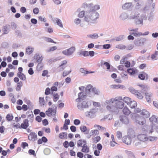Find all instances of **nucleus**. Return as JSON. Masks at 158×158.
<instances>
[{"label": "nucleus", "instance_id": "nucleus-1", "mask_svg": "<svg viewBox=\"0 0 158 158\" xmlns=\"http://www.w3.org/2000/svg\"><path fill=\"white\" fill-rule=\"evenodd\" d=\"M82 92H80L78 94V98L76 99V101L78 102L80 100L78 103L77 107L78 109L81 110H82L84 108H88V105L87 104L88 101L86 99V95H84Z\"/></svg>", "mask_w": 158, "mask_h": 158}, {"label": "nucleus", "instance_id": "nucleus-2", "mask_svg": "<svg viewBox=\"0 0 158 158\" xmlns=\"http://www.w3.org/2000/svg\"><path fill=\"white\" fill-rule=\"evenodd\" d=\"M86 14L87 15L85 16V21L92 23H94L95 21L98 18L99 16L97 12L93 10L87 12Z\"/></svg>", "mask_w": 158, "mask_h": 158}, {"label": "nucleus", "instance_id": "nucleus-3", "mask_svg": "<svg viewBox=\"0 0 158 158\" xmlns=\"http://www.w3.org/2000/svg\"><path fill=\"white\" fill-rule=\"evenodd\" d=\"M135 135L134 134H129L123 136L122 138V141L126 144L130 145L132 142V139L135 138Z\"/></svg>", "mask_w": 158, "mask_h": 158}, {"label": "nucleus", "instance_id": "nucleus-4", "mask_svg": "<svg viewBox=\"0 0 158 158\" xmlns=\"http://www.w3.org/2000/svg\"><path fill=\"white\" fill-rule=\"evenodd\" d=\"M86 93L90 95L98 94L99 91L95 88L90 85H88L85 89Z\"/></svg>", "mask_w": 158, "mask_h": 158}, {"label": "nucleus", "instance_id": "nucleus-5", "mask_svg": "<svg viewBox=\"0 0 158 158\" xmlns=\"http://www.w3.org/2000/svg\"><path fill=\"white\" fill-rule=\"evenodd\" d=\"M138 28L131 29L130 30L129 34L135 37H139L142 35H147L148 34V32L143 34L141 32L138 31Z\"/></svg>", "mask_w": 158, "mask_h": 158}, {"label": "nucleus", "instance_id": "nucleus-6", "mask_svg": "<svg viewBox=\"0 0 158 158\" xmlns=\"http://www.w3.org/2000/svg\"><path fill=\"white\" fill-rule=\"evenodd\" d=\"M56 107L55 109L49 108L45 112L46 114L48 117H55L56 115Z\"/></svg>", "mask_w": 158, "mask_h": 158}, {"label": "nucleus", "instance_id": "nucleus-7", "mask_svg": "<svg viewBox=\"0 0 158 158\" xmlns=\"http://www.w3.org/2000/svg\"><path fill=\"white\" fill-rule=\"evenodd\" d=\"M146 41L145 38H141L137 40H135L134 41V44L137 46H141L144 45Z\"/></svg>", "mask_w": 158, "mask_h": 158}, {"label": "nucleus", "instance_id": "nucleus-8", "mask_svg": "<svg viewBox=\"0 0 158 158\" xmlns=\"http://www.w3.org/2000/svg\"><path fill=\"white\" fill-rule=\"evenodd\" d=\"M120 121L122 123L124 124H128L129 123V120L126 116L121 115L119 117Z\"/></svg>", "mask_w": 158, "mask_h": 158}, {"label": "nucleus", "instance_id": "nucleus-9", "mask_svg": "<svg viewBox=\"0 0 158 158\" xmlns=\"http://www.w3.org/2000/svg\"><path fill=\"white\" fill-rule=\"evenodd\" d=\"M75 50L74 47H72L69 49L65 50L63 51V53L66 55H70L73 54Z\"/></svg>", "mask_w": 158, "mask_h": 158}, {"label": "nucleus", "instance_id": "nucleus-10", "mask_svg": "<svg viewBox=\"0 0 158 158\" xmlns=\"http://www.w3.org/2000/svg\"><path fill=\"white\" fill-rule=\"evenodd\" d=\"M146 120L144 118L141 116L136 117V122L140 125H143L146 123Z\"/></svg>", "mask_w": 158, "mask_h": 158}, {"label": "nucleus", "instance_id": "nucleus-11", "mask_svg": "<svg viewBox=\"0 0 158 158\" xmlns=\"http://www.w3.org/2000/svg\"><path fill=\"white\" fill-rule=\"evenodd\" d=\"M137 139L140 141L145 142L148 140L147 136L145 134H140L137 136Z\"/></svg>", "mask_w": 158, "mask_h": 158}, {"label": "nucleus", "instance_id": "nucleus-12", "mask_svg": "<svg viewBox=\"0 0 158 158\" xmlns=\"http://www.w3.org/2000/svg\"><path fill=\"white\" fill-rule=\"evenodd\" d=\"M37 134L35 132H31L29 134L28 136V139L34 141L37 139Z\"/></svg>", "mask_w": 158, "mask_h": 158}, {"label": "nucleus", "instance_id": "nucleus-13", "mask_svg": "<svg viewBox=\"0 0 158 158\" xmlns=\"http://www.w3.org/2000/svg\"><path fill=\"white\" fill-rule=\"evenodd\" d=\"M21 129H26L29 126V120L27 119L24 120L21 125Z\"/></svg>", "mask_w": 158, "mask_h": 158}, {"label": "nucleus", "instance_id": "nucleus-14", "mask_svg": "<svg viewBox=\"0 0 158 158\" xmlns=\"http://www.w3.org/2000/svg\"><path fill=\"white\" fill-rule=\"evenodd\" d=\"M124 103L122 101H118L115 103L114 107L115 108L118 109H121L124 107Z\"/></svg>", "mask_w": 158, "mask_h": 158}, {"label": "nucleus", "instance_id": "nucleus-15", "mask_svg": "<svg viewBox=\"0 0 158 158\" xmlns=\"http://www.w3.org/2000/svg\"><path fill=\"white\" fill-rule=\"evenodd\" d=\"M86 144L87 142L86 140L83 139H81L78 140L77 142V146L78 147H82Z\"/></svg>", "mask_w": 158, "mask_h": 158}, {"label": "nucleus", "instance_id": "nucleus-16", "mask_svg": "<svg viewBox=\"0 0 158 158\" xmlns=\"http://www.w3.org/2000/svg\"><path fill=\"white\" fill-rule=\"evenodd\" d=\"M140 115L143 116L144 118H148L150 116L149 113L146 110L143 109L141 110Z\"/></svg>", "mask_w": 158, "mask_h": 158}, {"label": "nucleus", "instance_id": "nucleus-17", "mask_svg": "<svg viewBox=\"0 0 158 158\" xmlns=\"http://www.w3.org/2000/svg\"><path fill=\"white\" fill-rule=\"evenodd\" d=\"M122 112L123 114L126 116H128L131 113V111L129 108L127 106L124 107Z\"/></svg>", "mask_w": 158, "mask_h": 158}, {"label": "nucleus", "instance_id": "nucleus-18", "mask_svg": "<svg viewBox=\"0 0 158 158\" xmlns=\"http://www.w3.org/2000/svg\"><path fill=\"white\" fill-rule=\"evenodd\" d=\"M34 58L36 60L37 62L38 63L41 62L43 59L42 56L37 53L35 54Z\"/></svg>", "mask_w": 158, "mask_h": 158}, {"label": "nucleus", "instance_id": "nucleus-19", "mask_svg": "<svg viewBox=\"0 0 158 158\" xmlns=\"http://www.w3.org/2000/svg\"><path fill=\"white\" fill-rule=\"evenodd\" d=\"M67 63V61L66 60L63 61L62 62L61 64L58 67V69L60 71H62L65 67V65Z\"/></svg>", "mask_w": 158, "mask_h": 158}, {"label": "nucleus", "instance_id": "nucleus-20", "mask_svg": "<svg viewBox=\"0 0 158 158\" xmlns=\"http://www.w3.org/2000/svg\"><path fill=\"white\" fill-rule=\"evenodd\" d=\"M145 98L148 102H149L151 100V98L152 96V94L151 92L148 93L146 92L145 93Z\"/></svg>", "mask_w": 158, "mask_h": 158}, {"label": "nucleus", "instance_id": "nucleus-21", "mask_svg": "<svg viewBox=\"0 0 158 158\" xmlns=\"http://www.w3.org/2000/svg\"><path fill=\"white\" fill-rule=\"evenodd\" d=\"M139 77L140 79H147L148 75L144 72H142L139 75Z\"/></svg>", "mask_w": 158, "mask_h": 158}, {"label": "nucleus", "instance_id": "nucleus-22", "mask_svg": "<svg viewBox=\"0 0 158 158\" xmlns=\"http://www.w3.org/2000/svg\"><path fill=\"white\" fill-rule=\"evenodd\" d=\"M123 100L122 97L121 96H118L115 97L114 98H111L110 100V102L113 103L114 102L121 101Z\"/></svg>", "mask_w": 158, "mask_h": 158}, {"label": "nucleus", "instance_id": "nucleus-23", "mask_svg": "<svg viewBox=\"0 0 158 158\" xmlns=\"http://www.w3.org/2000/svg\"><path fill=\"white\" fill-rule=\"evenodd\" d=\"M81 151L82 152L85 153H88L89 152V147L87 145V144L82 147Z\"/></svg>", "mask_w": 158, "mask_h": 158}, {"label": "nucleus", "instance_id": "nucleus-24", "mask_svg": "<svg viewBox=\"0 0 158 158\" xmlns=\"http://www.w3.org/2000/svg\"><path fill=\"white\" fill-rule=\"evenodd\" d=\"M150 121L152 123H158V118L156 117L155 115H153L149 118Z\"/></svg>", "mask_w": 158, "mask_h": 158}, {"label": "nucleus", "instance_id": "nucleus-25", "mask_svg": "<svg viewBox=\"0 0 158 158\" xmlns=\"http://www.w3.org/2000/svg\"><path fill=\"white\" fill-rule=\"evenodd\" d=\"M91 135H90L88 138H89L91 136H95L98 135L99 134V132L98 130L94 129L91 130Z\"/></svg>", "mask_w": 158, "mask_h": 158}, {"label": "nucleus", "instance_id": "nucleus-26", "mask_svg": "<svg viewBox=\"0 0 158 158\" xmlns=\"http://www.w3.org/2000/svg\"><path fill=\"white\" fill-rule=\"evenodd\" d=\"M135 95L137 98L139 99H142L143 98V94L138 91Z\"/></svg>", "mask_w": 158, "mask_h": 158}, {"label": "nucleus", "instance_id": "nucleus-27", "mask_svg": "<svg viewBox=\"0 0 158 158\" xmlns=\"http://www.w3.org/2000/svg\"><path fill=\"white\" fill-rule=\"evenodd\" d=\"M80 72L83 73L85 74H87L88 73H93L94 72L92 71H87L85 68H81L80 69Z\"/></svg>", "mask_w": 158, "mask_h": 158}, {"label": "nucleus", "instance_id": "nucleus-28", "mask_svg": "<svg viewBox=\"0 0 158 158\" xmlns=\"http://www.w3.org/2000/svg\"><path fill=\"white\" fill-rule=\"evenodd\" d=\"M94 127L95 128H97L98 130H100L101 131H106V128L105 127H102L98 125H94Z\"/></svg>", "mask_w": 158, "mask_h": 158}, {"label": "nucleus", "instance_id": "nucleus-29", "mask_svg": "<svg viewBox=\"0 0 158 158\" xmlns=\"http://www.w3.org/2000/svg\"><path fill=\"white\" fill-rule=\"evenodd\" d=\"M151 58L153 60H156L158 59V52L156 51L155 53L152 55Z\"/></svg>", "mask_w": 158, "mask_h": 158}, {"label": "nucleus", "instance_id": "nucleus-30", "mask_svg": "<svg viewBox=\"0 0 158 158\" xmlns=\"http://www.w3.org/2000/svg\"><path fill=\"white\" fill-rule=\"evenodd\" d=\"M131 108H134L137 106V102L135 101H131L129 105Z\"/></svg>", "mask_w": 158, "mask_h": 158}, {"label": "nucleus", "instance_id": "nucleus-31", "mask_svg": "<svg viewBox=\"0 0 158 158\" xmlns=\"http://www.w3.org/2000/svg\"><path fill=\"white\" fill-rule=\"evenodd\" d=\"M107 109L111 111H114L115 110V108L114 106L112 105H109L106 107Z\"/></svg>", "mask_w": 158, "mask_h": 158}, {"label": "nucleus", "instance_id": "nucleus-32", "mask_svg": "<svg viewBox=\"0 0 158 158\" xmlns=\"http://www.w3.org/2000/svg\"><path fill=\"white\" fill-rule=\"evenodd\" d=\"M79 55H82L85 57L87 56H88V52L86 51H81L79 52Z\"/></svg>", "mask_w": 158, "mask_h": 158}, {"label": "nucleus", "instance_id": "nucleus-33", "mask_svg": "<svg viewBox=\"0 0 158 158\" xmlns=\"http://www.w3.org/2000/svg\"><path fill=\"white\" fill-rule=\"evenodd\" d=\"M124 102L127 105H129L130 102H131V98L128 97H124L123 99Z\"/></svg>", "mask_w": 158, "mask_h": 158}, {"label": "nucleus", "instance_id": "nucleus-34", "mask_svg": "<svg viewBox=\"0 0 158 158\" xmlns=\"http://www.w3.org/2000/svg\"><path fill=\"white\" fill-rule=\"evenodd\" d=\"M101 138L100 136H97L92 138V140L94 143H96L98 142Z\"/></svg>", "mask_w": 158, "mask_h": 158}, {"label": "nucleus", "instance_id": "nucleus-35", "mask_svg": "<svg viewBox=\"0 0 158 158\" xmlns=\"http://www.w3.org/2000/svg\"><path fill=\"white\" fill-rule=\"evenodd\" d=\"M131 6V3H126L123 6V8L125 10L127 9L130 8Z\"/></svg>", "mask_w": 158, "mask_h": 158}, {"label": "nucleus", "instance_id": "nucleus-36", "mask_svg": "<svg viewBox=\"0 0 158 158\" xmlns=\"http://www.w3.org/2000/svg\"><path fill=\"white\" fill-rule=\"evenodd\" d=\"M59 136L60 139L66 138L67 137V133L66 132L60 133L59 134Z\"/></svg>", "mask_w": 158, "mask_h": 158}, {"label": "nucleus", "instance_id": "nucleus-37", "mask_svg": "<svg viewBox=\"0 0 158 158\" xmlns=\"http://www.w3.org/2000/svg\"><path fill=\"white\" fill-rule=\"evenodd\" d=\"M34 48H32L28 47L26 48V53L28 54H31L33 51Z\"/></svg>", "mask_w": 158, "mask_h": 158}, {"label": "nucleus", "instance_id": "nucleus-38", "mask_svg": "<svg viewBox=\"0 0 158 158\" xmlns=\"http://www.w3.org/2000/svg\"><path fill=\"white\" fill-rule=\"evenodd\" d=\"M13 128H15L17 129H21V125L18 123H14L12 125Z\"/></svg>", "mask_w": 158, "mask_h": 158}, {"label": "nucleus", "instance_id": "nucleus-39", "mask_svg": "<svg viewBox=\"0 0 158 158\" xmlns=\"http://www.w3.org/2000/svg\"><path fill=\"white\" fill-rule=\"evenodd\" d=\"M87 36L92 39H97L98 37V34L97 33L93 34L92 35H88Z\"/></svg>", "mask_w": 158, "mask_h": 158}, {"label": "nucleus", "instance_id": "nucleus-40", "mask_svg": "<svg viewBox=\"0 0 158 158\" xmlns=\"http://www.w3.org/2000/svg\"><path fill=\"white\" fill-rule=\"evenodd\" d=\"M45 41L47 42L53 43L54 44L56 43V42L54 41L52 39L50 38L46 37L45 38Z\"/></svg>", "mask_w": 158, "mask_h": 158}, {"label": "nucleus", "instance_id": "nucleus-41", "mask_svg": "<svg viewBox=\"0 0 158 158\" xmlns=\"http://www.w3.org/2000/svg\"><path fill=\"white\" fill-rule=\"evenodd\" d=\"M38 63V64L37 66V68L38 70H41L43 69V68L44 66L43 64V63H41V62L39 63Z\"/></svg>", "mask_w": 158, "mask_h": 158}, {"label": "nucleus", "instance_id": "nucleus-42", "mask_svg": "<svg viewBox=\"0 0 158 158\" xmlns=\"http://www.w3.org/2000/svg\"><path fill=\"white\" fill-rule=\"evenodd\" d=\"M7 120L9 121H11L13 118V116L10 114H8L6 116Z\"/></svg>", "mask_w": 158, "mask_h": 158}, {"label": "nucleus", "instance_id": "nucleus-43", "mask_svg": "<svg viewBox=\"0 0 158 158\" xmlns=\"http://www.w3.org/2000/svg\"><path fill=\"white\" fill-rule=\"evenodd\" d=\"M116 136L118 139H120L122 138V134L121 132L120 131H118L116 133Z\"/></svg>", "mask_w": 158, "mask_h": 158}, {"label": "nucleus", "instance_id": "nucleus-44", "mask_svg": "<svg viewBox=\"0 0 158 158\" xmlns=\"http://www.w3.org/2000/svg\"><path fill=\"white\" fill-rule=\"evenodd\" d=\"M127 71L131 75L134 74L136 73L135 70L133 69H127Z\"/></svg>", "mask_w": 158, "mask_h": 158}, {"label": "nucleus", "instance_id": "nucleus-45", "mask_svg": "<svg viewBox=\"0 0 158 158\" xmlns=\"http://www.w3.org/2000/svg\"><path fill=\"white\" fill-rule=\"evenodd\" d=\"M69 70L68 71H64L63 73V76L64 77L66 76L69 74L71 72V69L70 67H69Z\"/></svg>", "mask_w": 158, "mask_h": 158}, {"label": "nucleus", "instance_id": "nucleus-46", "mask_svg": "<svg viewBox=\"0 0 158 158\" xmlns=\"http://www.w3.org/2000/svg\"><path fill=\"white\" fill-rule=\"evenodd\" d=\"M148 139L151 141H156L157 139V138L156 136H149L148 137Z\"/></svg>", "mask_w": 158, "mask_h": 158}, {"label": "nucleus", "instance_id": "nucleus-47", "mask_svg": "<svg viewBox=\"0 0 158 158\" xmlns=\"http://www.w3.org/2000/svg\"><path fill=\"white\" fill-rule=\"evenodd\" d=\"M81 131L82 132L86 131L87 130V127L85 126H81L80 127Z\"/></svg>", "mask_w": 158, "mask_h": 158}, {"label": "nucleus", "instance_id": "nucleus-48", "mask_svg": "<svg viewBox=\"0 0 158 158\" xmlns=\"http://www.w3.org/2000/svg\"><path fill=\"white\" fill-rule=\"evenodd\" d=\"M57 49V47L56 46H53L50 47L48 50L47 52H49L56 50Z\"/></svg>", "mask_w": 158, "mask_h": 158}, {"label": "nucleus", "instance_id": "nucleus-49", "mask_svg": "<svg viewBox=\"0 0 158 158\" xmlns=\"http://www.w3.org/2000/svg\"><path fill=\"white\" fill-rule=\"evenodd\" d=\"M56 23L58 25H59L60 27H63L62 23L60 19L56 18Z\"/></svg>", "mask_w": 158, "mask_h": 158}, {"label": "nucleus", "instance_id": "nucleus-50", "mask_svg": "<svg viewBox=\"0 0 158 158\" xmlns=\"http://www.w3.org/2000/svg\"><path fill=\"white\" fill-rule=\"evenodd\" d=\"M129 91L133 94H135L137 90H135L134 88L132 87H130L129 88Z\"/></svg>", "mask_w": 158, "mask_h": 158}, {"label": "nucleus", "instance_id": "nucleus-51", "mask_svg": "<svg viewBox=\"0 0 158 158\" xmlns=\"http://www.w3.org/2000/svg\"><path fill=\"white\" fill-rule=\"evenodd\" d=\"M53 101L54 102H56L59 98V95L57 94L53 95Z\"/></svg>", "mask_w": 158, "mask_h": 158}, {"label": "nucleus", "instance_id": "nucleus-52", "mask_svg": "<svg viewBox=\"0 0 158 158\" xmlns=\"http://www.w3.org/2000/svg\"><path fill=\"white\" fill-rule=\"evenodd\" d=\"M22 83L21 81L18 83L17 84V86L16 88V89L19 90L20 89L21 87L22 86Z\"/></svg>", "mask_w": 158, "mask_h": 158}, {"label": "nucleus", "instance_id": "nucleus-53", "mask_svg": "<svg viewBox=\"0 0 158 158\" xmlns=\"http://www.w3.org/2000/svg\"><path fill=\"white\" fill-rule=\"evenodd\" d=\"M18 75L20 79H25L26 78L25 75L22 73H18Z\"/></svg>", "mask_w": 158, "mask_h": 158}, {"label": "nucleus", "instance_id": "nucleus-54", "mask_svg": "<svg viewBox=\"0 0 158 158\" xmlns=\"http://www.w3.org/2000/svg\"><path fill=\"white\" fill-rule=\"evenodd\" d=\"M103 65L105 66L107 69L109 70L110 69V65L108 62H104L103 63Z\"/></svg>", "mask_w": 158, "mask_h": 158}, {"label": "nucleus", "instance_id": "nucleus-55", "mask_svg": "<svg viewBox=\"0 0 158 158\" xmlns=\"http://www.w3.org/2000/svg\"><path fill=\"white\" fill-rule=\"evenodd\" d=\"M85 15V11L83 10L81 11L78 15V16L80 18H83Z\"/></svg>", "mask_w": 158, "mask_h": 158}, {"label": "nucleus", "instance_id": "nucleus-56", "mask_svg": "<svg viewBox=\"0 0 158 158\" xmlns=\"http://www.w3.org/2000/svg\"><path fill=\"white\" fill-rule=\"evenodd\" d=\"M77 156L80 158H82L84 156L83 154L81 152H78L77 153Z\"/></svg>", "mask_w": 158, "mask_h": 158}, {"label": "nucleus", "instance_id": "nucleus-57", "mask_svg": "<svg viewBox=\"0 0 158 158\" xmlns=\"http://www.w3.org/2000/svg\"><path fill=\"white\" fill-rule=\"evenodd\" d=\"M38 20L41 21H43L45 22L46 21V19L45 18H43L41 16H39L38 17Z\"/></svg>", "mask_w": 158, "mask_h": 158}, {"label": "nucleus", "instance_id": "nucleus-58", "mask_svg": "<svg viewBox=\"0 0 158 158\" xmlns=\"http://www.w3.org/2000/svg\"><path fill=\"white\" fill-rule=\"evenodd\" d=\"M48 71L47 70H44L43 71L42 75L43 76H46L48 77Z\"/></svg>", "mask_w": 158, "mask_h": 158}, {"label": "nucleus", "instance_id": "nucleus-59", "mask_svg": "<svg viewBox=\"0 0 158 158\" xmlns=\"http://www.w3.org/2000/svg\"><path fill=\"white\" fill-rule=\"evenodd\" d=\"M138 85L139 86L141 87L143 90H145L146 91V90H148V87L144 85L139 84Z\"/></svg>", "mask_w": 158, "mask_h": 158}, {"label": "nucleus", "instance_id": "nucleus-60", "mask_svg": "<svg viewBox=\"0 0 158 158\" xmlns=\"http://www.w3.org/2000/svg\"><path fill=\"white\" fill-rule=\"evenodd\" d=\"M39 12V10L38 8H35L33 9V12L34 14H38Z\"/></svg>", "mask_w": 158, "mask_h": 158}, {"label": "nucleus", "instance_id": "nucleus-61", "mask_svg": "<svg viewBox=\"0 0 158 158\" xmlns=\"http://www.w3.org/2000/svg\"><path fill=\"white\" fill-rule=\"evenodd\" d=\"M7 29L8 27L6 26H5L3 27V30L4 34L8 33Z\"/></svg>", "mask_w": 158, "mask_h": 158}, {"label": "nucleus", "instance_id": "nucleus-62", "mask_svg": "<svg viewBox=\"0 0 158 158\" xmlns=\"http://www.w3.org/2000/svg\"><path fill=\"white\" fill-rule=\"evenodd\" d=\"M42 123L43 124L44 126H46L48 124V120L46 119H45L43 120Z\"/></svg>", "mask_w": 158, "mask_h": 158}, {"label": "nucleus", "instance_id": "nucleus-63", "mask_svg": "<svg viewBox=\"0 0 158 158\" xmlns=\"http://www.w3.org/2000/svg\"><path fill=\"white\" fill-rule=\"evenodd\" d=\"M51 89L49 88H47L45 90V94L46 95H48L50 93Z\"/></svg>", "mask_w": 158, "mask_h": 158}, {"label": "nucleus", "instance_id": "nucleus-64", "mask_svg": "<svg viewBox=\"0 0 158 158\" xmlns=\"http://www.w3.org/2000/svg\"><path fill=\"white\" fill-rule=\"evenodd\" d=\"M70 129L71 131L73 132H75L76 130V127L74 126H72L70 127Z\"/></svg>", "mask_w": 158, "mask_h": 158}]
</instances>
